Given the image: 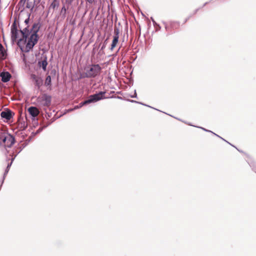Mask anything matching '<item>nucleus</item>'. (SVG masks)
<instances>
[{
    "instance_id": "680f3d73",
    "label": "nucleus",
    "mask_w": 256,
    "mask_h": 256,
    "mask_svg": "<svg viewBox=\"0 0 256 256\" xmlns=\"http://www.w3.org/2000/svg\"><path fill=\"white\" fill-rule=\"evenodd\" d=\"M102 44L100 43V44L98 46V48H100V44Z\"/></svg>"
},
{
    "instance_id": "39448f33",
    "label": "nucleus",
    "mask_w": 256,
    "mask_h": 256,
    "mask_svg": "<svg viewBox=\"0 0 256 256\" xmlns=\"http://www.w3.org/2000/svg\"><path fill=\"white\" fill-rule=\"evenodd\" d=\"M101 70L102 68L99 64H92L90 65V68L87 69L90 78H94L99 75Z\"/></svg>"
},
{
    "instance_id": "cd10ccee",
    "label": "nucleus",
    "mask_w": 256,
    "mask_h": 256,
    "mask_svg": "<svg viewBox=\"0 0 256 256\" xmlns=\"http://www.w3.org/2000/svg\"><path fill=\"white\" fill-rule=\"evenodd\" d=\"M30 9V12L32 14V12H36L38 8H36V5H34V4H32V6Z\"/></svg>"
},
{
    "instance_id": "3c124183",
    "label": "nucleus",
    "mask_w": 256,
    "mask_h": 256,
    "mask_svg": "<svg viewBox=\"0 0 256 256\" xmlns=\"http://www.w3.org/2000/svg\"><path fill=\"white\" fill-rule=\"evenodd\" d=\"M27 16H28V18H29V19H30V16H31V13L30 12H28Z\"/></svg>"
},
{
    "instance_id": "a878e982",
    "label": "nucleus",
    "mask_w": 256,
    "mask_h": 256,
    "mask_svg": "<svg viewBox=\"0 0 256 256\" xmlns=\"http://www.w3.org/2000/svg\"><path fill=\"white\" fill-rule=\"evenodd\" d=\"M5 50L2 44L0 43V56H4L5 54Z\"/></svg>"
},
{
    "instance_id": "ea45409f",
    "label": "nucleus",
    "mask_w": 256,
    "mask_h": 256,
    "mask_svg": "<svg viewBox=\"0 0 256 256\" xmlns=\"http://www.w3.org/2000/svg\"><path fill=\"white\" fill-rule=\"evenodd\" d=\"M86 2L88 4H92L96 2L95 0H85Z\"/></svg>"
},
{
    "instance_id": "4be33fe9",
    "label": "nucleus",
    "mask_w": 256,
    "mask_h": 256,
    "mask_svg": "<svg viewBox=\"0 0 256 256\" xmlns=\"http://www.w3.org/2000/svg\"><path fill=\"white\" fill-rule=\"evenodd\" d=\"M59 4L60 2L58 0H53L50 5V7L54 10L56 8L58 7Z\"/></svg>"
},
{
    "instance_id": "ddd939ff",
    "label": "nucleus",
    "mask_w": 256,
    "mask_h": 256,
    "mask_svg": "<svg viewBox=\"0 0 256 256\" xmlns=\"http://www.w3.org/2000/svg\"><path fill=\"white\" fill-rule=\"evenodd\" d=\"M9 152H10V150H8L7 149H6L5 154H6V161L8 162L9 160H10V162H8V165L6 167V168L8 170L10 169L13 162L14 161V159L16 158L13 156H8V154L9 153Z\"/></svg>"
},
{
    "instance_id": "f257e3e1",
    "label": "nucleus",
    "mask_w": 256,
    "mask_h": 256,
    "mask_svg": "<svg viewBox=\"0 0 256 256\" xmlns=\"http://www.w3.org/2000/svg\"><path fill=\"white\" fill-rule=\"evenodd\" d=\"M42 27L40 19L34 22L30 28H24L20 29L21 38L18 40L16 45L22 52L28 53L32 50L34 47L38 44L40 36L38 34Z\"/></svg>"
},
{
    "instance_id": "13d9d810",
    "label": "nucleus",
    "mask_w": 256,
    "mask_h": 256,
    "mask_svg": "<svg viewBox=\"0 0 256 256\" xmlns=\"http://www.w3.org/2000/svg\"><path fill=\"white\" fill-rule=\"evenodd\" d=\"M118 98L120 99V100L122 99V97H120V96H118Z\"/></svg>"
},
{
    "instance_id": "8fccbe9b",
    "label": "nucleus",
    "mask_w": 256,
    "mask_h": 256,
    "mask_svg": "<svg viewBox=\"0 0 256 256\" xmlns=\"http://www.w3.org/2000/svg\"><path fill=\"white\" fill-rule=\"evenodd\" d=\"M44 3H45V2H44V1H42V0H41V3H40V5H42V8H44Z\"/></svg>"
},
{
    "instance_id": "79ce46f5",
    "label": "nucleus",
    "mask_w": 256,
    "mask_h": 256,
    "mask_svg": "<svg viewBox=\"0 0 256 256\" xmlns=\"http://www.w3.org/2000/svg\"><path fill=\"white\" fill-rule=\"evenodd\" d=\"M212 134H213L214 135V136H216L217 137H218V138H220V139H222V140H224V138H222V137H221L220 136H218V134H216V133H214V132H212Z\"/></svg>"
},
{
    "instance_id": "052dcab7",
    "label": "nucleus",
    "mask_w": 256,
    "mask_h": 256,
    "mask_svg": "<svg viewBox=\"0 0 256 256\" xmlns=\"http://www.w3.org/2000/svg\"><path fill=\"white\" fill-rule=\"evenodd\" d=\"M141 14H142V16H144V13L142 12H141Z\"/></svg>"
},
{
    "instance_id": "c9c22d12",
    "label": "nucleus",
    "mask_w": 256,
    "mask_h": 256,
    "mask_svg": "<svg viewBox=\"0 0 256 256\" xmlns=\"http://www.w3.org/2000/svg\"><path fill=\"white\" fill-rule=\"evenodd\" d=\"M130 96L132 98H138L136 90L134 91V94H133L130 95Z\"/></svg>"
},
{
    "instance_id": "6e6552de",
    "label": "nucleus",
    "mask_w": 256,
    "mask_h": 256,
    "mask_svg": "<svg viewBox=\"0 0 256 256\" xmlns=\"http://www.w3.org/2000/svg\"><path fill=\"white\" fill-rule=\"evenodd\" d=\"M180 26V22L178 21L170 20L169 22V30L166 34V36L172 34L176 32L175 30L178 28Z\"/></svg>"
},
{
    "instance_id": "c756f323",
    "label": "nucleus",
    "mask_w": 256,
    "mask_h": 256,
    "mask_svg": "<svg viewBox=\"0 0 256 256\" xmlns=\"http://www.w3.org/2000/svg\"><path fill=\"white\" fill-rule=\"evenodd\" d=\"M30 22V19H29V18H26L24 20V22L26 24V28H30V25H29Z\"/></svg>"
},
{
    "instance_id": "b1692460",
    "label": "nucleus",
    "mask_w": 256,
    "mask_h": 256,
    "mask_svg": "<svg viewBox=\"0 0 256 256\" xmlns=\"http://www.w3.org/2000/svg\"><path fill=\"white\" fill-rule=\"evenodd\" d=\"M138 104H141V105H142V106H147V107H148V108H153V109H154V110H158V111H159V112H162V111H161V110H158V109H156V108H153V107H152V106H149V105H148V104H144V103H143V102H138ZM164 114H167V113H166V112H164ZM168 115H169V116H171V115H170V114H168Z\"/></svg>"
},
{
    "instance_id": "2eb2a0df",
    "label": "nucleus",
    "mask_w": 256,
    "mask_h": 256,
    "mask_svg": "<svg viewBox=\"0 0 256 256\" xmlns=\"http://www.w3.org/2000/svg\"><path fill=\"white\" fill-rule=\"evenodd\" d=\"M44 84L45 86L48 87L47 89L48 90H52V82L51 76L48 75V74L46 76Z\"/></svg>"
},
{
    "instance_id": "37998d69",
    "label": "nucleus",
    "mask_w": 256,
    "mask_h": 256,
    "mask_svg": "<svg viewBox=\"0 0 256 256\" xmlns=\"http://www.w3.org/2000/svg\"><path fill=\"white\" fill-rule=\"evenodd\" d=\"M33 122H34V124H36V126H38V119L36 118H35V120H33Z\"/></svg>"
},
{
    "instance_id": "6e6d98bb",
    "label": "nucleus",
    "mask_w": 256,
    "mask_h": 256,
    "mask_svg": "<svg viewBox=\"0 0 256 256\" xmlns=\"http://www.w3.org/2000/svg\"><path fill=\"white\" fill-rule=\"evenodd\" d=\"M72 109L70 108V109H68V110H67V112H71V111H72Z\"/></svg>"
},
{
    "instance_id": "4c0bfd02",
    "label": "nucleus",
    "mask_w": 256,
    "mask_h": 256,
    "mask_svg": "<svg viewBox=\"0 0 256 256\" xmlns=\"http://www.w3.org/2000/svg\"><path fill=\"white\" fill-rule=\"evenodd\" d=\"M10 170L8 169H7L6 168L5 170H4V175H3V178H6L7 174H8V172H9Z\"/></svg>"
},
{
    "instance_id": "393cba45",
    "label": "nucleus",
    "mask_w": 256,
    "mask_h": 256,
    "mask_svg": "<svg viewBox=\"0 0 256 256\" xmlns=\"http://www.w3.org/2000/svg\"><path fill=\"white\" fill-rule=\"evenodd\" d=\"M28 0H20L18 3V6H20L22 7V9L21 10V12H23L24 10V4Z\"/></svg>"
},
{
    "instance_id": "5701e85b",
    "label": "nucleus",
    "mask_w": 256,
    "mask_h": 256,
    "mask_svg": "<svg viewBox=\"0 0 256 256\" xmlns=\"http://www.w3.org/2000/svg\"><path fill=\"white\" fill-rule=\"evenodd\" d=\"M118 40L116 39V38H113V40H112V42L110 45V50H112L114 49V48L116 46V44H118Z\"/></svg>"
},
{
    "instance_id": "603ef678",
    "label": "nucleus",
    "mask_w": 256,
    "mask_h": 256,
    "mask_svg": "<svg viewBox=\"0 0 256 256\" xmlns=\"http://www.w3.org/2000/svg\"><path fill=\"white\" fill-rule=\"evenodd\" d=\"M239 152H241V153H244V152L242 150H240L238 148L236 149Z\"/></svg>"
},
{
    "instance_id": "c85d7f7f",
    "label": "nucleus",
    "mask_w": 256,
    "mask_h": 256,
    "mask_svg": "<svg viewBox=\"0 0 256 256\" xmlns=\"http://www.w3.org/2000/svg\"><path fill=\"white\" fill-rule=\"evenodd\" d=\"M42 0H34L33 4L36 5V8H38L40 6V4L41 3Z\"/></svg>"
},
{
    "instance_id": "412c9836",
    "label": "nucleus",
    "mask_w": 256,
    "mask_h": 256,
    "mask_svg": "<svg viewBox=\"0 0 256 256\" xmlns=\"http://www.w3.org/2000/svg\"><path fill=\"white\" fill-rule=\"evenodd\" d=\"M120 30L119 28L116 26L114 28V34L113 38L119 40Z\"/></svg>"
},
{
    "instance_id": "7ed1b4c3",
    "label": "nucleus",
    "mask_w": 256,
    "mask_h": 256,
    "mask_svg": "<svg viewBox=\"0 0 256 256\" xmlns=\"http://www.w3.org/2000/svg\"><path fill=\"white\" fill-rule=\"evenodd\" d=\"M16 142L15 137L8 132L0 131V146L11 148Z\"/></svg>"
},
{
    "instance_id": "a18cd8bd",
    "label": "nucleus",
    "mask_w": 256,
    "mask_h": 256,
    "mask_svg": "<svg viewBox=\"0 0 256 256\" xmlns=\"http://www.w3.org/2000/svg\"><path fill=\"white\" fill-rule=\"evenodd\" d=\"M51 74L55 75L56 74V70L54 69H53L51 70Z\"/></svg>"
},
{
    "instance_id": "dca6fc26",
    "label": "nucleus",
    "mask_w": 256,
    "mask_h": 256,
    "mask_svg": "<svg viewBox=\"0 0 256 256\" xmlns=\"http://www.w3.org/2000/svg\"><path fill=\"white\" fill-rule=\"evenodd\" d=\"M54 120H55V119H53L52 120L51 122H49L47 124H46L43 126H40L35 132H32V136H34L40 133L43 130L44 128H46L47 126H48L51 124L54 121Z\"/></svg>"
},
{
    "instance_id": "a19ab883",
    "label": "nucleus",
    "mask_w": 256,
    "mask_h": 256,
    "mask_svg": "<svg viewBox=\"0 0 256 256\" xmlns=\"http://www.w3.org/2000/svg\"><path fill=\"white\" fill-rule=\"evenodd\" d=\"M127 101L129 102H132V103H136V104H138V101H136L135 100H130V99H128L127 100Z\"/></svg>"
},
{
    "instance_id": "49530a36",
    "label": "nucleus",
    "mask_w": 256,
    "mask_h": 256,
    "mask_svg": "<svg viewBox=\"0 0 256 256\" xmlns=\"http://www.w3.org/2000/svg\"><path fill=\"white\" fill-rule=\"evenodd\" d=\"M200 9V8H198L196 9V10H194V13H193V14H194H194H196L197 13V12H198Z\"/></svg>"
},
{
    "instance_id": "f3484780",
    "label": "nucleus",
    "mask_w": 256,
    "mask_h": 256,
    "mask_svg": "<svg viewBox=\"0 0 256 256\" xmlns=\"http://www.w3.org/2000/svg\"><path fill=\"white\" fill-rule=\"evenodd\" d=\"M108 38H106L102 43V46L98 52V54L102 56L104 54V49L106 48L108 44Z\"/></svg>"
},
{
    "instance_id": "473e14b6",
    "label": "nucleus",
    "mask_w": 256,
    "mask_h": 256,
    "mask_svg": "<svg viewBox=\"0 0 256 256\" xmlns=\"http://www.w3.org/2000/svg\"><path fill=\"white\" fill-rule=\"evenodd\" d=\"M128 80V85L131 86L134 84V80L132 78H127Z\"/></svg>"
},
{
    "instance_id": "4d7b16f0",
    "label": "nucleus",
    "mask_w": 256,
    "mask_h": 256,
    "mask_svg": "<svg viewBox=\"0 0 256 256\" xmlns=\"http://www.w3.org/2000/svg\"><path fill=\"white\" fill-rule=\"evenodd\" d=\"M224 142H227L228 144H231L230 142H228L227 140H224Z\"/></svg>"
},
{
    "instance_id": "bb28decb",
    "label": "nucleus",
    "mask_w": 256,
    "mask_h": 256,
    "mask_svg": "<svg viewBox=\"0 0 256 256\" xmlns=\"http://www.w3.org/2000/svg\"><path fill=\"white\" fill-rule=\"evenodd\" d=\"M162 23L164 25V28H165L167 32H168V30H170V28H169V22H164V21H162Z\"/></svg>"
},
{
    "instance_id": "2f4dec72",
    "label": "nucleus",
    "mask_w": 256,
    "mask_h": 256,
    "mask_svg": "<svg viewBox=\"0 0 256 256\" xmlns=\"http://www.w3.org/2000/svg\"><path fill=\"white\" fill-rule=\"evenodd\" d=\"M68 8V7L67 8H66L65 4H64L62 8H61V12H64V14H66L67 10Z\"/></svg>"
},
{
    "instance_id": "a211bd4d",
    "label": "nucleus",
    "mask_w": 256,
    "mask_h": 256,
    "mask_svg": "<svg viewBox=\"0 0 256 256\" xmlns=\"http://www.w3.org/2000/svg\"><path fill=\"white\" fill-rule=\"evenodd\" d=\"M247 162L252 170L256 173V162L252 160L248 161Z\"/></svg>"
},
{
    "instance_id": "bf43d9fd",
    "label": "nucleus",
    "mask_w": 256,
    "mask_h": 256,
    "mask_svg": "<svg viewBox=\"0 0 256 256\" xmlns=\"http://www.w3.org/2000/svg\"><path fill=\"white\" fill-rule=\"evenodd\" d=\"M194 15V14H190L188 16H190V18Z\"/></svg>"
},
{
    "instance_id": "20e7f679",
    "label": "nucleus",
    "mask_w": 256,
    "mask_h": 256,
    "mask_svg": "<svg viewBox=\"0 0 256 256\" xmlns=\"http://www.w3.org/2000/svg\"><path fill=\"white\" fill-rule=\"evenodd\" d=\"M20 26L19 22H16V18H14V21L12 23L10 27V37L11 42L14 44L15 42H18V40L20 38L19 37V33H20Z\"/></svg>"
},
{
    "instance_id": "6ab92c4d",
    "label": "nucleus",
    "mask_w": 256,
    "mask_h": 256,
    "mask_svg": "<svg viewBox=\"0 0 256 256\" xmlns=\"http://www.w3.org/2000/svg\"><path fill=\"white\" fill-rule=\"evenodd\" d=\"M84 70H86V72H81L80 74V79H83L85 78H90V76H89V74L86 68H84Z\"/></svg>"
},
{
    "instance_id": "f03ea898",
    "label": "nucleus",
    "mask_w": 256,
    "mask_h": 256,
    "mask_svg": "<svg viewBox=\"0 0 256 256\" xmlns=\"http://www.w3.org/2000/svg\"><path fill=\"white\" fill-rule=\"evenodd\" d=\"M106 93V91H100L98 92H96L94 94L90 95L87 100L82 101L78 105L76 106H74V109H78L84 106H86L92 103H94L99 100L107 98L108 97L105 96Z\"/></svg>"
},
{
    "instance_id": "1a4fd4ad",
    "label": "nucleus",
    "mask_w": 256,
    "mask_h": 256,
    "mask_svg": "<svg viewBox=\"0 0 256 256\" xmlns=\"http://www.w3.org/2000/svg\"><path fill=\"white\" fill-rule=\"evenodd\" d=\"M30 76L35 86L38 88V89L40 90V87L44 84V80L40 76H38L33 74H31Z\"/></svg>"
},
{
    "instance_id": "5fc2aeb1",
    "label": "nucleus",
    "mask_w": 256,
    "mask_h": 256,
    "mask_svg": "<svg viewBox=\"0 0 256 256\" xmlns=\"http://www.w3.org/2000/svg\"><path fill=\"white\" fill-rule=\"evenodd\" d=\"M230 145L231 146H232V147L235 148L236 149H237V148H238L236 146H235L234 145L232 144H230Z\"/></svg>"
},
{
    "instance_id": "e433bc0d",
    "label": "nucleus",
    "mask_w": 256,
    "mask_h": 256,
    "mask_svg": "<svg viewBox=\"0 0 256 256\" xmlns=\"http://www.w3.org/2000/svg\"><path fill=\"white\" fill-rule=\"evenodd\" d=\"M74 0H66V3L68 4V6H69L72 4V2Z\"/></svg>"
},
{
    "instance_id": "7c9ffc66",
    "label": "nucleus",
    "mask_w": 256,
    "mask_h": 256,
    "mask_svg": "<svg viewBox=\"0 0 256 256\" xmlns=\"http://www.w3.org/2000/svg\"><path fill=\"white\" fill-rule=\"evenodd\" d=\"M32 137H30L28 139H27L24 142H22V144H26V147L28 145L29 142L32 140Z\"/></svg>"
},
{
    "instance_id": "72a5a7b5",
    "label": "nucleus",
    "mask_w": 256,
    "mask_h": 256,
    "mask_svg": "<svg viewBox=\"0 0 256 256\" xmlns=\"http://www.w3.org/2000/svg\"><path fill=\"white\" fill-rule=\"evenodd\" d=\"M32 2H30L28 0L27 2H26V8H30L32 6Z\"/></svg>"
},
{
    "instance_id": "58836bf2",
    "label": "nucleus",
    "mask_w": 256,
    "mask_h": 256,
    "mask_svg": "<svg viewBox=\"0 0 256 256\" xmlns=\"http://www.w3.org/2000/svg\"><path fill=\"white\" fill-rule=\"evenodd\" d=\"M4 180H5V178L2 177V180L0 181V190H1V188H2V186L4 184Z\"/></svg>"
},
{
    "instance_id": "864d4df0",
    "label": "nucleus",
    "mask_w": 256,
    "mask_h": 256,
    "mask_svg": "<svg viewBox=\"0 0 256 256\" xmlns=\"http://www.w3.org/2000/svg\"><path fill=\"white\" fill-rule=\"evenodd\" d=\"M92 54H95L94 48V49L92 50Z\"/></svg>"
},
{
    "instance_id": "0eeeda50",
    "label": "nucleus",
    "mask_w": 256,
    "mask_h": 256,
    "mask_svg": "<svg viewBox=\"0 0 256 256\" xmlns=\"http://www.w3.org/2000/svg\"><path fill=\"white\" fill-rule=\"evenodd\" d=\"M48 64V56L43 52L40 57L38 59V66L40 68H42L44 71H46Z\"/></svg>"
},
{
    "instance_id": "e2e57ef3",
    "label": "nucleus",
    "mask_w": 256,
    "mask_h": 256,
    "mask_svg": "<svg viewBox=\"0 0 256 256\" xmlns=\"http://www.w3.org/2000/svg\"><path fill=\"white\" fill-rule=\"evenodd\" d=\"M26 60V58H22V60H23V61H24Z\"/></svg>"
},
{
    "instance_id": "c03bdc74",
    "label": "nucleus",
    "mask_w": 256,
    "mask_h": 256,
    "mask_svg": "<svg viewBox=\"0 0 256 256\" xmlns=\"http://www.w3.org/2000/svg\"><path fill=\"white\" fill-rule=\"evenodd\" d=\"M46 117L47 119L49 118H50L51 117V114L46 112Z\"/></svg>"
},
{
    "instance_id": "4468645a",
    "label": "nucleus",
    "mask_w": 256,
    "mask_h": 256,
    "mask_svg": "<svg viewBox=\"0 0 256 256\" xmlns=\"http://www.w3.org/2000/svg\"><path fill=\"white\" fill-rule=\"evenodd\" d=\"M0 76L2 82H7L10 80L11 76L8 72H4L0 74Z\"/></svg>"
},
{
    "instance_id": "f704fd0d",
    "label": "nucleus",
    "mask_w": 256,
    "mask_h": 256,
    "mask_svg": "<svg viewBox=\"0 0 256 256\" xmlns=\"http://www.w3.org/2000/svg\"><path fill=\"white\" fill-rule=\"evenodd\" d=\"M197 128H200L202 130H204V131H205L206 132H210L212 134V132H212V131H211L210 130H207V129H206V128H202V127L197 126Z\"/></svg>"
},
{
    "instance_id": "aec40b11",
    "label": "nucleus",
    "mask_w": 256,
    "mask_h": 256,
    "mask_svg": "<svg viewBox=\"0 0 256 256\" xmlns=\"http://www.w3.org/2000/svg\"><path fill=\"white\" fill-rule=\"evenodd\" d=\"M150 19L152 22L154 27L156 28V31L158 32L161 29L160 26L154 20V18L152 17H150Z\"/></svg>"
},
{
    "instance_id": "de8ad7c7",
    "label": "nucleus",
    "mask_w": 256,
    "mask_h": 256,
    "mask_svg": "<svg viewBox=\"0 0 256 256\" xmlns=\"http://www.w3.org/2000/svg\"><path fill=\"white\" fill-rule=\"evenodd\" d=\"M210 1H209V2H205L203 5H202V6L201 8H204V6H205L206 4H209V3H210Z\"/></svg>"
},
{
    "instance_id": "9b49d317",
    "label": "nucleus",
    "mask_w": 256,
    "mask_h": 256,
    "mask_svg": "<svg viewBox=\"0 0 256 256\" xmlns=\"http://www.w3.org/2000/svg\"><path fill=\"white\" fill-rule=\"evenodd\" d=\"M14 116V112L8 108L4 109L0 114L2 118H4L6 120H10L13 118Z\"/></svg>"
},
{
    "instance_id": "423d86ee",
    "label": "nucleus",
    "mask_w": 256,
    "mask_h": 256,
    "mask_svg": "<svg viewBox=\"0 0 256 256\" xmlns=\"http://www.w3.org/2000/svg\"><path fill=\"white\" fill-rule=\"evenodd\" d=\"M37 100L40 104L44 106H48L52 103V96L46 94H44L41 97L38 98Z\"/></svg>"
},
{
    "instance_id": "09e8293b",
    "label": "nucleus",
    "mask_w": 256,
    "mask_h": 256,
    "mask_svg": "<svg viewBox=\"0 0 256 256\" xmlns=\"http://www.w3.org/2000/svg\"><path fill=\"white\" fill-rule=\"evenodd\" d=\"M190 18V16H188V18H186L185 20H184V23L183 24H184L185 23H186L187 22V21Z\"/></svg>"
},
{
    "instance_id": "9d476101",
    "label": "nucleus",
    "mask_w": 256,
    "mask_h": 256,
    "mask_svg": "<svg viewBox=\"0 0 256 256\" xmlns=\"http://www.w3.org/2000/svg\"><path fill=\"white\" fill-rule=\"evenodd\" d=\"M25 147L26 144H22V141H20L18 145L15 146L13 149L12 152L10 154V156H13L16 158Z\"/></svg>"
},
{
    "instance_id": "f8f14e48",
    "label": "nucleus",
    "mask_w": 256,
    "mask_h": 256,
    "mask_svg": "<svg viewBox=\"0 0 256 256\" xmlns=\"http://www.w3.org/2000/svg\"><path fill=\"white\" fill-rule=\"evenodd\" d=\"M28 112L32 120H34L35 118L38 114V110L37 108L34 106H30L28 109Z\"/></svg>"
}]
</instances>
